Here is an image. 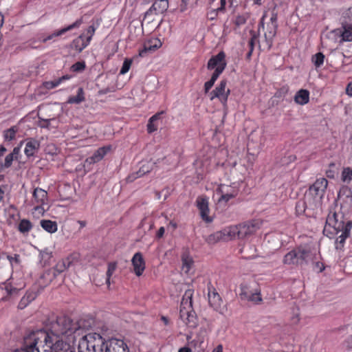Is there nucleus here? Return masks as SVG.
<instances>
[{"mask_svg":"<svg viewBox=\"0 0 352 352\" xmlns=\"http://www.w3.org/2000/svg\"><path fill=\"white\" fill-rule=\"evenodd\" d=\"M317 260L316 250L307 244L300 245L287 252L283 263L287 265L303 266Z\"/></svg>","mask_w":352,"mask_h":352,"instance_id":"f257e3e1","label":"nucleus"},{"mask_svg":"<svg viewBox=\"0 0 352 352\" xmlns=\"http://www.w3.org/2000/svg\"><path fill=\"white\" fill-rule=\"evenodd\" d=\"M72 326V321L70 318L65 316H59L56 318V320L51 322L50 332L46 333L49 337L56 336L58 338L75 340L76 329Z\"/></svg>","mask_w":352,"mask_h":352,"instance_id":"f03ea898","label":"nucleus"},{"mask_svg":"<svg viewBox=\"0 0 352 352\" xmlns=\"http://www.w3.org/2000/svg\"><path fill=\"white\" fill-rule=\"evenodd\" d=\"M192 296L191 290L185 292L180 305L179 318L188 327L195 328L197 325V318L192 309Z\"/></svg>","mask_w":352,"mask_h":352,"instance_id":"7ed1b4c3","label":"nucleus"},{"mask_svg":"<svg viewBox=\"0 0 352 352\" xmlns=\"http://www.w3.org/2000/svg\"><path fill=\"white\" fill-rule=\"evenodd\" d=\"M328 185V181L325 178L318 179L309 188L305 196L310 199L318 208L321 205L322 198L324 195Z\"/></svg>","mask_w":352,"mask_h":352,"instance_id":"20e7f679","label":"nucleus"},{"mask_svg":"<svg viewBox=\"0 0 352 352\" xmlns=\"http://www.w3.org/2000/svg\"><path fill=\"white\" fill-rule=\"evenodd\" d=\"M260 227L258 221L245 222L241 224L230 226V230L232 239L237 237L238 239H244L254 234Z\"/></svg>","mask_w":352,"mask_h":352,"instance_id":"39448f33","label":"nucleus"},{"mask_svg":"<svg viewBox=\"0 0 352 352\" xmlns=\"http://www.w3.org/2000/svg\"><path fill=\"white\" fill-rule=\"evenodd\" d=\"M102 344V336L100 334H87L83 336L78 342L79 352H96L95 346L99 347ZM98 352V351H97Z\"/></svg>","mask_w":352,"mask_h":352,"instance_id":"423d86ee","label":"nucleus"},{"mask_svg":"<svg viewBox=\"0 0 352 352\" xmlns=\"http://www.w3.org/2000/svg\"><path fill=\"white\" fill-rule=\"evenodd\" d=\"M239 296L241 300L252 302L254 304H260L262 302L261 289L248 284H241Z\"/></svg>","mask_w":352,"mask_h":352,"instance_id":"0eeeda50","label":"nucleus"},{"mask_svg":"<svg viewBox=\"0 0 352 352\" xmlns=\"http://www.w3.org/2000/svg\"><path fill=\"white\" fill-rule=\"evenodd\" d=\"M340 216V219H342ZM346 228V223L344 224L342 219H338V214L336 212L331 211L326 219V224L324 228V232H329L333 233L329 230L330 228H333L335 231V234H338L340 231H343Z\"/></svg>","mask_w":352,"mask_h":352,"instance_id":"6e6552de","label":"nucleus"},{"mask_svg":"<svg viewBox=\"0 0 352 352\" xmlns=\"http://www.w3.org/2000/svg\"><path fill=\"white\" fill-rule=\"evenodd\" d=\"M226 80H222L219 85L209 94L210 100L217 98L223 106H226L228 98L230 93V89H226Z\"/></svg>","mask_w":352,"mask_h":352,"instance_id":"1a4fd4ad","label":"nucleus"},{"mask_svg":"<svg viewBox=\"0 0 352 352\" xmlns=\"http://www.w3.org/2000/svg\"><path fill=\"white\" fill-rule=\"evenodd\" d=\"M208 297L210 306L212 307L214 311L221 314H223L226 307L223 305V300L220 295L214 288L208 287Z\"/></svg>","mask_w":352,"mask_h":352,"instance_id":"9d476101","label":"nucleus"},{"mask_svg":"<svg viewBox=\"0 0 352 352\" xmlns=\"http://www.w3.org/2000/svg\"><path fill=\"white\" fill-rule=\"evenodd\" d=\"M318 207L305 195L303 200H299L296 204V213L298 216L305 215L309 217L313 214V211Z\"/></svg>","mask_w":352,"mask_h":352,"instance_id":"9b49d317","label":"nucleus"},{"mask_svg":"<svg viewBox=\"0 0 352 352\" xmlns=\"http://www.w3.org/2000/svg\"><path fill=\"white\" fill-rule=\"evenodd\" d=\"M229 240H232L230 227L217 231L206 238V241L210 245L215 244L219 241Z\"/></svg>","mask_w":352,"mask_h":352,"instance_id":"f8f14e48","label":"nucleus"},{"mask_svg":"<svg viewBox=\"0 0 352 352\" xmlns=\"http://www.w3.org/2000/svg\"><path fill=\"white\" fill-rule=\"evenodd\" d=\"M104 352H129V349L122 340L112 338L107 341Z\"/></svg>","mask_w":352,"mask_h":352,"instance_id":"ddd939ff","label":"nucleus"},{"mask_svg":"<svg viewBox=\"0 0 352 352\" xmlns=\"http://www.w3.org/2000/svg\"><path fill=\"white\" fill-rule=\"evenodd\" d=\"M71 263L69 258L60 261L53 268L47 271L44 274V276L52 275V278H56L58 275L66 270L70 266Z\"/></svg>","mask_w":352,"mask_h":352,"instance_id":"4468645a","label":"nucleus"},{"mask_svg":"<svg viewBox=\"0 0 352 352\" xmlns=\"http://www.w3.org/2000/svg\"><path fill=\"white\" fill-rule=\"evenodd\" d=\"M226 54L223 52H220L216 56H212L208 62V69L212 70L216 68H222L224 70L226 67V61L225 60Z\"/></svg>","mask_w":352,"mask_h":352,"instance_id":"2eb2a0df","label":"nucleus"},{"mask_svg":"<svg viewBox=\"0 0 352 352\" xmlns=\"http://www.w3.org/2000/svg\"><path fill=\"white\" fill-rule=\"evenodd\" d=\"M162 45V43L160 39L152 38L144 43L143 49L139 52V56L144 57L147 53L153 52L159 49Z\"/></svg>","mask_w":352,"mask_h":352,"instance_id":"dca6fc26","label":"nucleus"},{"mask_svg":"<svg viewBox=\"0 0 352 352\" xmlns=\"http://www.w3.org/2000/svg\"><path fill=\"white\" fill-rule=\"evenodd\" d=\"M196 203L202 219L206 222H211L212 219L208 216L210 210L208 199L204 197H199L197 199Z\"/></svg>","mask_w":352,"mask_h":352,"instance_id":"f3484780","label":"nucleus"},{"mask_svg":"<svg viewBox=\"0 0 352 352\" xmlns=\"http://www.w3.org/2000/svg\"><path fill=\"white\" fill-rule=\"evenodd\" d=\"M135 274L140 276L142 274L145 269V263L143 256L140 252L134 254L131 260Z\"/></svg>","mask_w":352,"mask_h":352,"instance_id":"a211bd4d","label":"nucleus"},{"mask_svg":"<svg viewBox=\"0 0 352 352\" xmlns=\"http://www.w3.org/2000/svg\"><path fill=\"white\" fill-rule=\"evenodd\" d=\"M352 228V222L349 221L346 223V228L344 230L340 231L341 234L336 239L335 241V246L336 250L342 251L344 248V244L346 239L349 236L350 231Z\"/></svg>","mask_w":352,"mask_h":352,"instance_id":"6ab92c4d","label":"nucleus"},{"mask_svg":"<svg viewBox=\"0 0 352 352\" xmlns=\"http://www.w3.org/2000/svg\"><path fill=\"white\" fill-rule=\"evenodd\" d=\"M168 2L167 0H155L152 6L146 12V15H150L153 13L155 14H162L167 10Z\"/></svg>","mask_w":352,"mask_h":352,"instance_id":"aec40b11","label":"nucleus"},{"mask_svg":"<svg viewBox=\"0 0 352 352\" xmlns=\"http://www.w3.org/2000/svg\"><path fill=\"white\" fill-rule=\"evenodd\" d=\"M40 142L34 138H28L26 140L25 148L24 153L28 157L34 156L36 152L39 150Z\"/></svg>","mask_w":352,"mask_h":352,"instance_id":"412c9836","label":"nucleus"},{"mask_svg":"<svg viewBox=\"0 0 352 352\" xmlns=\"http://www.w3.org/2000/svg\"><path fill=\"white\" fill-rule=\"evenodd\" d=\"M110 146H103L98 148L91 156L86 160L89 164H95L100 162L104 155L109 151Z\"/></svg>","mask_w":352,"mask_h":352,"instance_id":"4be33fe9","label":"nucleus"},{"mask_svg":"<svg viewBox=\"0 0 352 352\" xmlns=\"http://www.w3.org/2000/svg\"><path fill=\"white\" fill-rule=\"evenodd\" d=\"M278 25L267 24V31L264 34L266 46L270 49L272 45L273 38L276 34Z\"/></svg>","mask_w":352,"mask_h":352,"instance_id":"5701e85b","label":"nucleus"},{"mask_svg":"<svg viewBox=\"0 0 352 352\" xmlns=\"http://www.w3.org/2000/svg\"><path fill=\"white\" fill-rule=\"evenodd\" d=\"M82 23V19H79L76 20L74 23H73L72 24L68 25L67 27L64 28H63V29H61V30L54 32L52 35L49 36L48 37L45 38L43 40V41L45 42L46 41L52 38L54 36H60V35L63 34L64 33H65L66 32H67L69 30H72L74 28H78Z\"/></svg>","mask_w":352,"mask_h":352,"instance_id":"b1692460","label":"nucleus"},{"mask_svg":"<svg viewBox=\"0 0 352 352\" xmlns=\"http://www.w3.org/2000/svg\"><path fill=\"white\" fill-rule=\"evenodd\" d=\"M154 164L151 162H146L139 169L138 172L135 173V176L134 175H130L129 177V181H133V179L140 177L143 175H144L146 173H148L151 171V170L153 168Z\"/></svg>","mask_w":352,"mask_h":352,"instance_id":"393cba45","label":"nucleus"},{"mask_svg":"<svg viewBox=\"0 0 352 352\" xmlns=\"http://www.w3.org/2000/svg\"><path fill=\"white\" fill-rule=\"evenodd\" d=\"M309 100V92L307 89H300L295 95L294 101L300 105L308 103Z\"/></svg>","mask_w":352,"mask_h":352,"instance_id":"a878e982","label":"nucleus"},{"mask_svg":"<svg viewBox=\"0 0 352 352\" xmlns=\"http://www.w3.org/2000/svg\"><path fill=\"white\" fill-rule=\"evenodd\" d=\"M47 195V192L39 188H35L33 192L35 203L38 205H43L45 203Z\"/></svg>","mask_w":352,"mask_h":352,"instance_id":"bb28decb","label":"nucleus"},{"mask_svg":"<svg viewBox=\"0 0 352 352\" xmlns=\"http://www.w3.org/2000/svg\"><path fill=\"white\" fill-rule=\"evenodd\" d=\"M36 294L33 292H28L21 299L18 308L23 309L28 306V305L35 299Z\"/></svg>","mask_w":352,"mask_h":352,"instance_id":"cd10ccee","label":"nucleus"},{"mask_svg":"<svg viewBox=\"0 0 352 352\" xmlns=\"http://www.w3.org/2000/svg\"><path fill=\"white\" fill-rule=\"evenodd\" d=\"M88 45V42L85 40V35L79 36L72 43L73 48L78 52H82Z\"/></svg>","mask_w":352,"mask_h":352,"instance_id":"c85d7f7f","label":"nucleus"},{"mask_svg":"<svg viewBox=\"0 0 352 352\" xmlns=\"http://www.w3.org/2000/svg\"><path fill=\"white\" fill-rule=\"evenodd\" d=\"M342 40L346 42H352V24L342 23Z\"/></svg>","mask_w":352,"mask_h":352,"instance_id":"c756f323","label":"nucleus"},{"mask_svg":"<svg viewBox=\"0 0 352 352\" xmlns=\"http://www.w3.org/2000/svg\"><path fill=\"white\" fill-rule=\"evenodd\" d=\"M217 192L219 194H226L228 195H233V197H235L238 194V190L234 187L221 184L217 189Z\"/></svg>","mask_w":352,"mask_h":352,"instance_id":"7c9ffc66","label":"nucleus"},{"mask_svg":"<svg viewBox=\"0 0 352 352\" xmlns=\"http://www.w3.org/2000/svg\"><path fill=\"white\" fill-rule=\"evenodd\" d=\"M41 227L50 233H54L57 230V224L55 221L51 220H42L41 221Z\"/></svg>","mask_w":352,"mask_h":352,"instance_id":"2f4dec72","label":"nucleus"},{"mask_svg":"<svg viewBox=\"0 0 352 352\" xmlns=\"http://www.w3.org/2000/svg\"><path fill=\"white\" fill-rule=\"evenodd\" d=\"M182 270L185 273H188L193 265V260L187 254H183L182 257Z\"/></svg>","mask_w":352,"mask_h":352,"instance_id":"473e14b6","label":"nucleus"},{"mask_svg":"<svg viewBox=\"0 0 352 352\" xmlns=\"http://www.w3.org/2000/svg\"><path fill=\"white\" fill-rule=\"evenodd\" d=\"M69 77L68 75H65L56 80L44 82L43 85L47 89H52L55 88L57 86H58L61 83L62 81L69 79Z\"/></svg>","mask_w":352,"mask_h":352,"instance_id":"72a5a7b5","label":"nucleus"},{"mask_svg":"<svg viewBox=\"0 0 352 352\" xmlns=\"http://www.w3.org/2000/svg\"><path fill=\"white\" fill-rule=\"evenodd\" d=\"M85 100L84 91L82 87H79L77 91V95L71 96L68 98L67 102L69 104H79Z\"/></svg>","mask_w":352,"mask_h":352,"instance_id":"f704fd0d","label":"nucleus"},{"mask_svg":"<svg viewBox=\"0 0 352 352\" xmlns=\"http://www.w3.org/2000/svg\"><path fill=\"white\" fill-rule=\"evenodd\" d=\"M18 132V127L16 126L6 130L3 132V137L5 140L11 141L15 138L16 133Z\"/></svg>","mask_w":352,"mask_h":352,"instance_id":"c9c22d12","label":"nucleus"},{"mask_svg":"<svg viewBox=\"0 0 352 352\" xmlns=\"http://www.w3.org/2000/svg\"><path fill=\"white\" fill-rule=\"evenodd\" d=\"M324 60V55L322 52H318L311 58L312 63L316 68L322 65Z\"/></svg>","mask_w":352,"mask_h":352,"instance_id":"e433bc0d","label":"nucleus"},{"mask_svg":"<svg viewBox=\"0 0 352 352\" xmlns=\"http://www.w3.org/2000/svg\"><path fill=\"white\" fill-rule=\"evenodd\" d=\"M32 228V225L29 220L22 219L19 225V230L22 233L29 232Z\"/></svg>","mask_w":352,"mask_h":352,"instance_id":"4c0bfd02","label":"nucleus"},{"mask_svg":"<svg viewBox=\"0 0 352 352\" xmlns=\"http://www.w3.org/2000/svg\"><path fill=\"white\" fill-rule=\"evenodd\" d=\"M38 126L41 128H45V129H50L51 127L52 122L56 121L55 118L44 119V118H42L41 117H40L39 116H38Z\"/></svg>","mask_w":352,"mask_h":352,"instance_id":"58836bf2","label":"nucleus"},{"mask_svg":"<svg viewBox=\"0 0 352 352\" xmlns=\"http://www.w3.org/2000/svg\"><path fill=\"white\" fill-rule=\"evenodd\" d=\"M352 179V168H344L342 172V180L344 182H349Z\"/></svg>","mask_w":352,"mask_h":352,"instance_id":"ea45409f","label":"nucleus"},{"mask_svg":"<svg viewBox=\"0 0 352 352\" xmlns=\"http://www.w3.org/2000/svg\"><path fill=\"white\" fill-rule=\"evenodd\" d=\"M96 28L94 25H90L87 30H86V32L84 34H82L81 35H85V40L88 42L89 44L92 36H94L95 33Z\"/></svg>","mask_w":352,"mask_h":352,"instance_id":"a19ab883","label":"nucleus"},{"mask_svg":"<svg viewBox=\"0 0 352 352\" xmlns=\"http://www.w3.org/2000/svg\"><path fill=\"white\" fill-rule=\"evenodd\" d=\"M116 267H117L116 263H110L108 265V269L107 271V280H106V282L108 285L110 284V278L112 276V274H113V272H115Z\"/></svg>","mask_w":352,"mask_h":352,"instance_id":"79ce46f5","label":"nucleus"},{"mask_svg":"<svg viewBox=\"0 0 352 352\" xmlns=\"http://www.w3.org/2000/svg\"><path fill=\"white\" fill-rule=\"evenodd\" d=\"M132 64V60L126 58L122 64V68L120 71V74H124L129 70Z\"/></svg>","mask_w":352,"mask_h":352,"instance_id":"37998d69","label":"nucleus"},{"mask_svg":"<svg viewBox=\"0 0 352 352\" xmlns=\"http://www.w3.org/2000/svg\"><path fill=\"white\" fill-rule=\"evenodd\" d=\"M85 68L84 62H77L72 66V69L74 72H81Z\"/></svg>","mask_w":352,"mask_h":352,"instance_id":"c03bdc74","label":"nucleus"},{"mask_svg":"<svg viewBox=\"0 0 352 352\" xmlns=\"http://www.w3.org/2000/svg\"><path fill=\"white\" fill-rule=\"evenodd\" d=\"M252 36L248 42L250 50H254V43L258 41V37L254 32H250Z\"/></svg>","mask_w":352,"mask_h":352,"instance_id":"a18cd8bd","label":"nucleus"},{"mask_svg":"<svg viewBox=\"0 0 352 352\" xmlns=\"http://www.w3.org/2000/svg\"><path fill=\"white\" fill-rule=\"evenodd\" d=\"M343 23H351L352 24V8L348 9L344 16V21Z\"/></svg>","mask_w":352,"mask_h":352,"instance_id":"49530a36","label":"nucleus"},{"mask_svg":"<svg viewBox=\"0 0 352 352\" xmlns=\"http://www.w3.org/2000/svg\"><path fill=\"white\" fill-rule=\"evenodd\" d=\"M14 160H15L14 157L10 153L8 154L5 158L3 166L5 168L10 167Z\"/></svg>","mask_w":352,"mask_h":352,"instance_id":"de8ad7c7","label":"nucleus"},{"mask_svg":"<svg viewBox=\"0 0 352 352\" xmlns=\"http://www.w3.org/2000/svg\"><path fill=\"white\" fill-rule=\"evenodd\" d=\"M222 68L223 67L221 68H216L214 73L212 74V76H211V78L210 80L212 81H214L215 82V81L217 80V79L219 78V76H220V74L223 72V70H222Z\"/></svg>","mask_w":352,"mask_h":352,"instance_id":"09e8293b","label":"nucleus"},{"mask_svg":"<svg viewBox=\"0 0 352 352\" xmlns=\"http://www.w3.org/2000/svg\"><path fill=\"white\" fill-rule=\"evenodd\" d=\"M23 143V141H21L20 142V145L19 146L14 147L12 152L10 153L16 160H18V157L20 155V151H21V146L22 144Z\"/></svg>","mask_w":352,"mask_h":352,"instance_id":"8fccbe9b","label":"nucleus"},{"mask_svg":"<svg viewBox=\"0 0 352 352\" xmlns=\"http://www.w3.org/2000/svg\"><path fill=\"white\" fill-rule=\"evenodd\" d=\"M157 129V126L155 124L154 122H151V120H148V123L147 124V131L149 133H151L155 131Z\"/></svg>","mask_w":352,"mask_h":352,"instance_id":"3c124183","label":"nucleus"},{"mask_svg":"<svg viewBox=\"0 0 352 352\" xmlns=\"http://www.w3.org/2000/svg\"><path fill=\"white\" fill-rule=\"evenodd\" d=\"M221 197H219L218 201L219 203L224 201L225 203L228 202L230 199L234 198L233 195H228L226 194H220Z\"/></svg>","mask_w":352,"mask_h":352,"instance_id":"603ef678","label":"nucleus"},{"mask_svg":"<svg viewBox=\"0 0 352 352\" xmlns=\"http://www.w3.org/2000/svg\"><path fill=\"white\" fill-rule=\"evenodd\" d=\"M246 22V19L243 16H238L235 20V24L237 26L242 25Z\"/></svg>","mask_w":352,"mask_h":352,"instance_id":"864d4df0","label":"nucleus"},{"mask_svg":"<svg viewBox=\"0 0 352 352\" xmlns=\"http://www.w3.org/2000/svg\"><path fill=\"white\" fill-rule=\"evenodd\" d=\"M277 19H278V15H277V13L275 12V10L274 9L272 11V15L270 17V24L278 25Z\"/></svg>","mask_w":352,"mask_h":352,"instance_id":"5fc2aeb1","label":"nucleus"},{"mask_svg":"<svg viewBox=\"0 0 352 352\" xmlns=\"http://www.w3.org/2000/svg\"><path fill=\"white\" fill-rule=\"evenodd\" d=\"M214 82L212 81L211 80H208V81L205 82V84H204V91H205L206 94L209 91V90L214 85Z\"/></svg>","mask_w":352,"mask_h":352,"instance_id":"6e6d98bb","label":"nucleus"},{"mask_svg":"<svg viewBox=\"0 0 352 352\" xmlns=\"http://www.w3.org/2000/svg\"><path fill=\"white\" fill-rule=\"evenodd\" d=\"M345 344L348 349H352V335L345 340Z\"/></svg>","mask_w":352,"mask_h":352,"instance_id":"4d7b16f0","label":"nucleus"},{"mask_svg":"<svg viewBox=\"0 0 352 352\" xmlns=\"http://www.w3.org/2000/svg\"><path fill=\"white\" fill-rule=\"evenodd\" d=\"M164 112L162 111L160 113H157L156 114H155L154 116H153L149 120H151V122H156L157 120H159L160 118V116L162 114H163Z\"/></svg>","mask_w":352,"mask_h":352,"instance_id":"13d9d810","label":"nucleus"},{"mask_svg":"<svg viewBox=\"0 0 352 352\" xmlns=\"http://www.w3.org/2000/svg\"><path fill=\"white\" fill-rule=\"evenodd\" d=\"M164 232H165V229L164 227L160 228V229L158 230V231L157 232V238L162 237L164 234Z\"/></svg>","mask_w":352,"mask_h":352,"instance_id":"bf43d9fd","label":"nucleus"},{"mask_svg":"<svg viewBox=\"0 0 352 352\" xmlns=\"http://www.w3.org/2000/svg\"><path fill=\"white\" fill-rule=\"evenodd\" d=\"M226 3V0H221V7L217 8V10L220 11V12L224 11Z\"/></svg>","mask_w":352,"mask_h":352,"instance_id":"052dcab7","label":"nucleus"},{"mask_svg":"<svg viewBox=\"0 0 352 352\" xmlns=\"http://www.w3.org/2000/svg\"><path fill=\"white\" fill-rule=\"evenodd\" d=\"M326 174L328 177L334 178V176H335L334 170L329 169V170H327Z\"/></svg>","mask_w":352,"mask_h":352,"instance_id":"680f3d73","label":"nucleus"},{"mask_svg":"<svg viewBox=\"0 0 352 352\" xmlns=\"http://www.w3.org/2000/svg\"><path fill=\"white\" fill-rule=\"evenodd\" d=\"M219 11L216 10H212L210 14H209V18L210 20H213L215 19L216 16H217V13Z\"/></svg>","mask_w":352,"mask_h":352,"instance_id":"e2e57ef3","label":"nucleus"},{"mask_svg":"<svg viewBox=\"0 0 352 352\" xmlns=\"http://www.w3.org/2000/svg\"><path fill=\"white\" fill-rule=\"evenodd\" d=\"M346 94L349 95V96H352V82H350L348 85H347V87H346Z\"/></svg>","mask_w":352,"mask_h":352,"instance_id":"0e129e2a","label":"nucleus"},{"mask_svg":"<svg viewBox=\"0 0 352 352\" xmlns=\"http://www.w3.org/2000/svg\"><path fill=\"white\" fill-rule=\"evenodd\" d=\"M212 352H223V348L222 344H219L215 347Z\"/></svg>","mask_w":352,"mask_h":352,"instance_id":"69168bd1","label":"nucleus"},{"mask_svg":"<svg viewBox=\"0 0 352 352\" xmlns=\"http://www.w3.org/2000/svg\"><path fill=\"white\" fill-rule=\"evenodd\" d=\"M313 263L316 264L317 267L320 268V270H319L320 272H322L324 270V267H323V265L322 263H320V262L315 260Z\"/></svg>","mask_w":352,"mask_h":352,"instance_id":"338daca9","label":"nucleus"},{"mask_svg":"<svg viewBox=\"0 0 352 352\" xmlns=\"http://www.w3.org/2000/svg\"><path fill=\"white\" fill-rule=\"evenodd\" d=\"M179 352H191V350L188 347H183L179 350Z\"/></svg>","mask_w":352,"mask_h":352,"instance_id":"774afa93","label":"nucleus"}]
</instances>
